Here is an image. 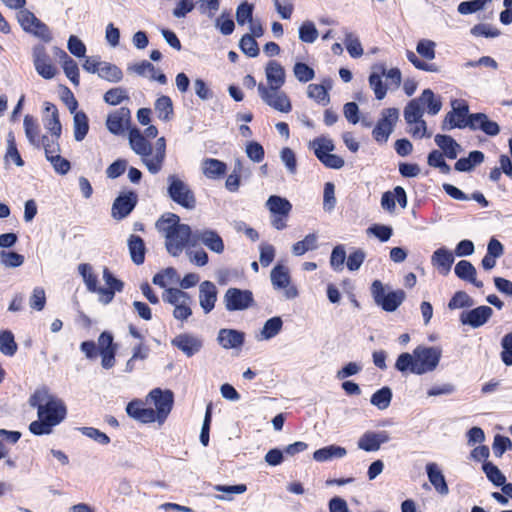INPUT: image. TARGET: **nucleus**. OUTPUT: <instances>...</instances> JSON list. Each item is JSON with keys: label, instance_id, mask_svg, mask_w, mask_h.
<instances>
[{"label": "nucleus", "instance_id": "obj_62", "mask_svg": "<svg viewBox=\"0 0 512 512\" xmlns=\"http://www.w3.org/2000/svg\"><path fill=\"white\" fill-rule=\"evenodd\" d=\"M58 139L59 138H54L53 136H42L41 147L44 148L47 160L60 154Z\"/></svg>", "mask_w": 512, "mask_h": 512}, {"label": "nucleus", "instance_id": "obj_64", "mask_svg": "<svg viewBox=\"0 0 512 512\" xmlns=\"http://www.w3.org/2000/svg\"><path fill=\"white\" fill-rule=\"evenodd\" d=\"M45 304H46L45 290L42 287H35L32 291L30 298H29L30 307L36 311H41L44 309Z\"/></svg>", "mask_w": 512, "mask_h": 512}, {"label": "nucleus", "instance_id": "obj_37", "mask_svg": "<svg viewBox=\"0 0 512 512\" xmlns=\"http://www.w3.org/2000/svg\"><path fill=\"white\" fill-rule=\"evenodd\" d=\"M266 207L272 215L287 217L292 210V204L283 197L272 195L266 201Z\"/></svg>", "mask_w": 512, "mask_h": 512}, {"label": "nucleus", "instance_id": "obj_22", "mask_svg": "<svg viewBox=\"0 0 512 512\" xmlns=\"http://www.w3.org/2000/svg\"><path fill=\"white\" fill-rule=\"evenodd\" d=\"M217 288L211 281H203L199 286V304L205 314L210 313L217 301Z\"/></svg>", "mask_w": 512, "mask_h": 512}, {"label": "nucleus", "instance_id": "obj_3", "mask_svg": "<svg viewBox=\"0 0 512 512\" xmlns=\"http://www.w3.org/2000/svg\"><path fill=\"white\" fill-rule=\"evenodd\" d=\"M156 228L165 237L167 251L172 256L180 255L187 244L192 246L193 232L189 225L180 223L178 215H163L156 222Z\"/></svg>", "mask_w": 512, "mask_h": 512}, {"label": "nucleus", "instance_id": "obj_29", "mask_svg": "<svg viewBox=\"0 0 512 512\" xmlns=\"http://www.w3.org/2000/svg\"><path fill=\"white\" fill-rule=\"evenodd\" d=\"M127 414L143 423H151L157 420L156 412L152 408H145L140 401H132L126 407Z\"/></svg>", "mask_w": 512, "mask_h": 512}, {"label": "nucleus", "instance_id": "obj_4", "mask_svg": "<svg viewBox=\"0 0 512 512\" xmlns=\"http://www.w3.org/2000/svg\"><path fill=\"white\" fill-rule=\"evenodd\" d=\"M371 293L375 303L386 312H394L406 298L403 290L386 291V288L379 280H375L372 283Z\"/></svg>", "mask_w": 512, "mask_h": 512}, {"label": "nucleus", "instance_id": "obj_56", "mask_svg": "<svg viewBox=\"0 0 512 512\" xmlns=\"http://www.w3.org/2000/svg\"><path fill=\"white\" fill-rule=\"evenodd\" d=\"M318 37V30L311 21H305L299 27V39L305 43H313Z\"/></svg>", "mask_w": 512, "mask_h": 512}, {"label": "nucleus", "instance_id": "obj_19", "mask_svg": "<svg viewBox=\"0 0 512 512\" xmlns=\"http://www.w3.org/2000/svg\"><path fill=\"white\" fill-rule=\"evenodd\" d=\"M468 127L471 130H481L489 136H496L500 132L499 125L488 118L484 113H474L468 116Z\"/></svg>", "mask_w": 512, "mask_h": 512}, {"label": "nucleus", "instance_id": "obj_49", "mask_svg": "<svg viewBox=\"0 0 512 512\" xmlns=\"http://www.w3.org/2000/svg\"><path fill=\"white\" fill-rule=\"evenodd\" d=\"M483 160L484 154L481 151H472L467 158H460L456 162L455 169L461 172L469 171L475 165L482 163Z\"/></svg>", "mask_w": 512, "mask_h": 512}, {"label": "nucleus", "instance_id": "obj_35", "mask_svg": "<svg viewBox=\"0 0 512 512\" xmlns=\"http://www.w3.org/2000/svg\"><path fill=\"white\" fill-rule=\"evenodd\" d=\"M23 127L28 142L36 147H41L42 136H40V128L37 120L31 115H25L23 119Z\"/></svg>", "mask_w": 512, "mask_h": 512}, {"label": "nucleus", "instance_id": "obj_39", "mask_svg": "<svg viewBox=\"0 0 512 512\" xmlns=\"http://www.w3.org/2000/svg\"><path fill=\"white\" fill-rule=\"evenodd\" d=\"M346 454L347 451L344 447L330 445L316 450L313 454V459L317 462H325L333 458H343Z\"/></svg>", "mask_w": 512, "mask_h": 512}, {"label": "nucleus", "instance_id": "obj_10", "mask_svg": "<svg viewBox=\"0 0 512 512\" xmlns=\"http://www.w3.org/2000/svg\"><path fill=\"white\" fill-rule=\"evenodd\" d=\"M451 106L452 110L446 114L442 129L451 130L468 127L469 106L466 101L455 99L451 101Z\"/></svg>", "mask_w": 512, "mask_h": 512}, {"label": "nucleus", "instance_id": "obj_58", "mask_svg": "<svg viewBox=\"0 0 512 512\" xmlns=\"http://www.w3.org/2000/svg\"><path fill=\"white\" fill-rule=\"evenodd\" d=\"M483 470L487 478L496 486H501L506 482V477L504 474L499 470L497 466L491 462L485 463L483 465Z\"/></svg>", "mask_w": 512, "mask_h": 512}, {"label": "nucleus", "instance_id": "obj_42", "mask_svg": "<svg viewBox=\"0 0 512 512\" xmlns=\"http://www.w3.org/2000/svg\"><path fill=\"white\" fill-rule=\"evenodd\" d=\"M62 60V67L67 78L74 84H79V68L77 63L61 49H58Z\"/></svg>", "mask_w": 512, "mask_h": 512}, {"label": "nucleus", "instance_id": "obj_12", "mask_svg": "<svg viewBox=\"0 0 512 512\" xmlns=\"http://www.w3.org/2000/svg\"><path fill=\"white\" fill-rule=\"evenodd\" d=\"M198 243L206 246L210 251L221 254L224 252L225 245L221 236L212 229H200L193 231L192 246Z\"/></svg>", "mask_w": 512, "mask_h": 512}, {"label": "nucleus", "instance_id": "obj_1", "mask_svg": "<svg viewBox=\"0 0 512 512\" xmlns=\"http://www.w3.org/2000/svg\"><path fill=\"white\" fill-rule=\"evenodd\" d=\"M30 406L37 408L38 420L29 425L35 435H46L63 421L66 408L61 400L51 395L46 388L37 389L29 398Z\"/></svg>", "mask_w": 512, "mask_h": 512}, {"label": "nucleus", "instance_id": "obj_46", "mask_svg": "<svg viewBox=\"0 0 512 512\" xmlns=\"http://www.w3.org/2000/svg\"><path fill=\"white\" fill-rule=\"evenodd\" d=\"M98 76L106 81L117 83L123 78V73L119 67L108 62H102Z\"/></svg>", "mask_w": 512, "mask_h": 512}, {"label": "nucleus", "instance_id": "obj_15", "mask_svg": "<svg viewBox=\"0 0 512 512\" xmlns=\"http://www.w3.org/2000/svg\"><path fill=\"white\" fill-rule=\"evenodd\" d=\"M171 343L187 357H192L197 354L203 346L202 339L190 333H182L177 335L175 338H173Z\"/></svg>", "mask_w": 512, "mask_h": 512}, {"label": "nucleus", "instance_id": "obj_20", "mask_svg": "<svg viewBox=\"0 0 512 512\" xmlns=\"http://www.w3.org/2000/svg\"><path fill=\"white\" fill-rule=\"evenodd\" d=\"M130 119V110L128 108L121 107L108 115L106 127L112 134L118 135L124 132L130 122Z\"/></svg>", "mask_w": 512, "mask_h": 512}, {"label": "nucleus", "instance_id": "obj_53", "mask_svg": "<svg viewBox=\"0 0 512 512\" xmlns=\"http://www.w3.org/2000/svg\"><path fill=\"white\" fill-rule=\"evenodd\" d=\"M179 282V276L174 268H167L153 277V283L162 288Z\"/></svg>", "mask_w": 512, "mask_h": 512}, {"label": "nucleus", "instance_id": "obj_63", "mask_svg": "<svg viewBox=\"0 0 512 512\" xmlns=\"http://www.w3.org/2000/svg\"><path fill=\"white\" fill-rule=\"evenodd\" d=\"M492 2V0H472L464 1L458 5V12L462 15L471 14L482 10L486 4Z\"/></svg>", "mask_w": 512, "mask_h": 512}, {"label": "nucleus", "instance_id": "obj_60", "mask_svg": "<svg viewBox=\"0 0 512 512\" xmlns=\"http://www.w3.org/2000/svg\"><path fill=\"white\" fill-rule=\"evenodd\" d=\"M0 263L8 268H16L24 263V257L16 252L1 251Z\"/></svg>", "mask_w": 512, "mask_h": 512}, {"label": "nucleus", "instance_id": "obj_34", "mask_svg": "<svg viewBox=\"0 0 512 512\" xmlns=\"http://www.w3.org/2000/svg\"><path fill=\"white\" fill-rule=\"evenodd\" d=\"M455 274L462 280L470 282L477 288L483 287V282L477 280L475 267L466 260L459 261L455 266Z\"/></svg>", "mask_w": 512, "mask_h": 512}, {"label": "nucleus", "instance_id": "obj_16", "mask_svg": "<svg viewBox=\"0 0 512 512\" xmlns=\"http://www.w3.org/2000/svg\"><path fill=\"white\" fill-rule=\"evenodd\" d=\"M492 314V308L483 305L472 310L462 312L460 315V321L463 325H469L472 328H478L487 323Z\"/></svg>", "mask_w": 512, "mask_h": 512}, {"label": "nucleus", "instance_id": "obj_30", "mask_svg": "<svg viewBox=\"0 0 512 512\" xmlns=\"http://www.w3.org/2000/svg\"><path fill=\"white\" fill-rule=\"evenodd\" d=\"M454 254L445 247L435 250L431 257V263L434 267L440 269L443 274H448L454 262Z\"/></svg>", "mask_w": 512, "mask_h": 512}, {"label": "nucleus", "instance_id": "obj_51", "mask_svg": "<svg viewBox=\"0 0 512 512\" xmlns=\"http://www.w3.org/2000/svg\"><path fill=\"white\" fill-rule=\"evenodd\" d=\"M310 145L319 160L320 156H326L330 154L335 148L333 141L330 138L324 136L314 139Z\"/></svg>", "mask_w": 512, "mask_h": 512}, {"label": "nucleus", "instance_id": "obj_2", "mask_svg": "<svg viewBox=\"0 0 512 512\" xmlns=\"http://www.w3.org/2000/svg\"><path fill=\"white\" fill-rule=\"evenodd\" d=\"M441 357V347L419 345L411 354L401 353L396 360L395 368L401 373L423 375L436 370Z\"/></svg>", "mask_w": 512, "mask_h": 512}, {"label": "nucleus", "instance_id": "obj_40", "mask_svg": "<svg viewBox=\"0 0 512 512\" xmlns=\"http://www.w3.org/2000/svg\"><path fill=\"white\" fill-rule=\"evenodd\" d=\"M162 297L165 302L173 305L174 308L192 303V299L188 293L177 288L166 289Z\"/></svg>", "mask_w": 512, "mask_h": 512}, {"label": "nucleus", "instance_id": "obj_33", "mask_svg": "<svg viewBox=\"0 0 512 512\" xmlns=\"http://www.w3.org/2000/svg\"><path fill=\"white\" fill-rule=\"evenodd\" d=\"M201 170L206 178L214 180L221 178L226 173L227 166L218 159L206 158L201 163Z\"/></svg>", "mask_w": 512, "mask_h": 512}, {"label": "nucleus", "instance_id": "obj_45", "mask_svg": "<svg viewBox=\"0 0 512 512\" xmlns=\"http://www.w3.org/2000/svg\"><path fill=\"white\" fill-rule=\"evenodd\" d=\"M344 44L352 58H359L364 54L362 44L353 32L344 30Z\"/></svg>", "mask_w": 512, "mask_h": 512}, {"label": "nucleus", "instance_id": "obj_47", "mask_svg": "<svg viewBox=\"0 0 512 512\" xmlns=\"http://www.w3.org/2000/svg\"><path fill=\"white\" fill-rule=\"evenodd\" d=\"M424 110L416 99H412L404 109V119L411 126L414 122L423 119Z\"/></svg>", "mask_w": 512, "mask_h": 512}, {"label": "nucleus", "instance_id": "obj_61", "mask_svg": "<svg viewBox=\"0 0 512 512\" xmlns=\"http://www.w3.org/2000/svg\"><path fill=\"white\" fill-rule=\"evenodd\" d=\"M30 29L31 31H26V33L32 34L44 42H50L52 40L49 27L41 20L37 19V21L31 25Z\"/></svg>", "mask_w": 512, "mask_h": 512}, {"label": "nucleus", "instance_id": "obj_38", "mask_svg": "<svg viewBox=\"0 0 512 512\" xmlns=\"http://www.w3.org/2000/svg\"><path fill=\"white\" fill-rule=\"evenodd\" d=\"M213 489L222 494L215 495L214 498L219 501H233L234 495H240L247 491L245 484L237 485H214Z\"/></svg>", "mask_w": 512, "mask_h": 512}, {"label": "nucleus", "instance_id": "obj_11", "mask_svg": "<svg viewBox=\"0 0 512 512\" xmlns=\"http://www.w3.org/2000/svg\"><path fill=\"white\" fill-rule=\"evenodd\" d=\"M32 61L38 75L46 80L54 78L57 74V68L42 44H36L32 47Z\"/></svg>", "mask_w": 512, "mask_h": 512}, {"label": "nucleus", "instance_id": "obj_41", "mask_svg": "<svg viewBox=\"0 0 512 512\" xmlns=\"http://www.w3.org/2000/svg\"><path fill=\"white\" fill-rule=\"evenodd\" d=\"M128 248L132 261L136 265H140L145 259V245L141 237L131 235L128 239Z\"/></svg>", "mask_w": 512, "mask_h": 512}, {"label": "nucleus", "instance_id": "obj_23", "mask_svg": "<svg viewBox=\"0 0 512 512\" xmlns=\"http://www.w3.org/2000/svg\"><path fill=\"white\" fill-rule=\"evenodd\" d=\"M266 87L281 88L286 81V71L276 60H270L265 66Z\"/></svg>", "mask_w": 512, "mask_h": 512}, {"label": "nucleus", "instance_id": "obj_32", "mask_svg": "<svg viewBox=\"0 0 512 512\" xmlns=\"http://www.w3.org/2000/svg\"><path fill=\"white\" fill-rule=\"evenodd\" d=\"M283 320L279 316L272 317L265 321L262 329L255 335L258 341H268L276 337L282 330Z\"/></svg>", "mask_w": 512, "mask_h": 512}, {"label": "nucleus", "instance_id": "obj_25", "mask_svg": "<svg viewBox=\"0 0 512 512\" xmlns=\"http://www.w3.org/2000/svg\"><path fill=\"white\" fill-rule=\"evenodd\" d=\"M245 339V334L235 329H220L217 336L219 345L224 349L240 348Z\"/></svg>", "mask_w": 512, "mask_h": 512}, {"label": "nucleus", "instance_id": "obj_48", "mask_svg": "<svg viewBox=\"0 0 512 512\" xmlns=\"http://www.w3.org/2000/svg\"><path fill=\"white\" fill-rule=\"evenodd\" d=\"M391 400L392 390L389 387H382L371 396L370 402L379 410H385L390 406Z\"/></svg>", "mask_w": 512, "mask_h": 512}, {"label": "nucleus", "instance_id": "obj_7", "mask_svg": "<svg viewBox=\"0 0 512 512\" xmlns=\"http://www.w3.org/2000/svg\"><path fill=\"white\" fill-rule=\"evenodd\" d=\"M257 91L261 100L269 107L281 113H289L292 110V104L281 88L266 87L265 84L259 83Z\"/></svg>", "mask_w": 512, "mask_h": 512}, {"label": "nucleus", "instance_id": "obj_57", "mask_svg": "<svg viewBox=\"0 0 512 512\" xmlns=\"http://www.w3.org/2000/svg\"><path fill=\"white\" fill-rule=\"evenodd\" d=\"M241 51L249 57H256L259 54V47L255 38L250 34H245L239 42Z\"/></svg>", "mask_w": 512, "mask_h": 512}, {"label": "nucleus", "instance_id": "obj_8", "mask_svg": "<svg viewBox=\"0 0 512 512\" xmlns=\"http://www.w3.org/2000/svg\"><path fill=\"white\" fill-rule=\"evenodd\" d=\"M398 120L399 110L397 108L383 109L381 111V117L372 131L374 140L380 144L386 143L394 131Z\"/></svg>", "mask_w": 512, "mask_h": 512}, {"label": "nucleus", "instance_id": "obj_55", "mask_svg": "<svg viewBox=\"0 0 512 512\" xmlns=\"http://www.w3.org/2000/svg\"><path fill=\"white\" fill-rule=\"evenodd\" d=\"M369 85L373 90L376 99L382 100L385 98L387 93V88L383 84L382 74L377 72H372L369 76Z\"/></svg>", "mask_w": 512, "mask_h": 512}, {"label": "nucleus", "instance_id": "obj_31", "mask_svg": "<svg viewBox=\"0 0 512 512\" xmlns=\"http://www.w3.org/2000/svg\"><path fill=\"white\" fill-rule=\"evenodd\" d=\"M415 99L429 115L438 114L442 108V101L440 97L436 96L431 89L423 90L421 95Z\"/></svg>", "mask_w": 512, "mask_h": 512}, {"label": "nucleus", "instance_id": "obj_44", "mask_svg": "<svg viewBox=\"0 0 512 512\" xmlns=\"http://www.w3.org/2000/svg\"><path fill=\"white\" fill-rule=\"evenodd\" d=\"M155 112L160 120L169 121L173 115V104L168 96H160L154 104Z\"/></svg>", "mask_w": 512, "mask_h": 512}, {"label": "nucleus", "instance_id": "obj_24", "mask_svg": "<svg viewBox=\"0 0 512 512\" xmlns=\"http://www.w3.org/2000/svg\"><path fill=\"white\" fill-rule=\"evenodd\" d=\"M166 157V141L164 137L158 138L155 150H152L151 159L145 161V167L151 174H157L162 170Z\"/></svg>", "mask_w": 512, "mask_h": 512}, {"label": "nucleus", "instance_id": "obj_52", "mask_svg": "<svg viewBox=\"0 0 512 512\" xmlns=\"http://www.w3.org/2000/svg\"><path fill=\"white\" fill-rule=\"evenodd\" d=\"M17 351V344L11 331L0 332V352L6 356H13Z\"/></svg>", "mask_w": 512, "mask_h": 512}, {"label": "nucleus", "instance_id": "obj_59", "mask_svg": "<svg viewBox=\"0 0 512 512\" xmlns=\"http://www.w3.org/2000/svg\"><path fill=\"white\" fill-rule=\"evenodd\" d=\"M473 305V300L471 297L464 291H457L453 297L450 299L448 303V308L450 310L460 309L464 307H471Z\"/></svg>", "mask_w": 512, "mask_h": 512}, {"label": "nucleus", "instance_id": "obj_43", "mask_svg": "<svg viewBox=\"0 0 512 512\" xmlns=\"http://www.w3.org/2000/svg\"><path fill=\"white\" fill-rule=\"evenodd\" d=\"M318 248V235L317 233H310L304 239L296 242L292 246V253L295 256H302L308 251H313Z\"/></svg>", "mask_w": 512, "mask_h": 512}, {"label": "nucleus", "instance_id": "obj_13", "mask_svg": "<svg viewBox=\"0 0 512 512\" xmlns=\"http://www.w3.org/2000/svg\"><path fill=\"white\" fill-rule=\"evenodd\" d=\"M148 398L151 399L156 407V418L159 423H163L170 413L173 405V393L169 390L162 391L159 388L153 389Z\"/></svg>", "mask_w": 512, "mask_h": 512}, {"label": "nucleus", "instance_id": "obj_36", "mask_svg": "<svg viewBox=\"0 0 512 512\" xmlns=\"http://www.w3.org/2000/svg\"><path fill=\"white\" fill-rule=\"evenodd\" d=\"M436 145L443 151V155L449 159H455L461 149L460 145L448 135L437 134L434 138Z\"/></svg>", "mask_w": 512, "mask_h": 512}, {"label": "nucleus", "instance_id": "obj_21", "mask_svg": "<svg viewBox=\"0 0 512 512\" xmlns=\"http://www.w3.org/2000/svg\"><path fill=\"white\" fill-rule=\"evenodd\" d=\"M137 202V196L134 192H129L118 196L112 206V216L115 219H123L134 209Z\"/></svg>", "mask_w": 512, "mask_h": 512}, {"label": "nucleus", "instance_id": "obj_14", "mask_svg": "<svg viewBox=\"0 0 512 512\" xmlns=\"http://www.w3.org/2000/svg\"><path fill=\"white\" fill-rule=\"evenodd\" d=\"M103 280L107 287H100L98 290V301L104 305L109 304L114 299L116 292L123 290L124 284L121 280L115 278L108 268L103 269Z\"/></svg>", "mask_w": 512, "mask_h": 512}, {"label": "nucleus", "instance_id": "obj_26", "mask_svg": "<svg viewBox=\"0 0 512 512\" xmlns=\"http://www.w3.org/2000/svg\"><path fill=\"white\" fill-rule=\"evenodd\" d=\"M44 126L51 133L54 138H59L62 131V126L59 120V114L56 106L50 102L44 103Z\"/></svg>", "mask_w": 512, "mask_h": 512}, {"label": "nucleus", "instance_id": "obj_6", "mask_svg": "<svg viewBox=\"0 0 512 512\" xmlns=\"http://www.w3.org/2000/svg\"><path fill=\"white\" fill-rule=\"evenodd\" d=\"M167 181L170 198L186 209H194L196 199L188 184L174 174L169 175Z\"/></svg>", "mask_w": 512, "mask_h": 512}, {"label": "nucleus", "instance_id": "obj_50", "mask_svg": "<svg viewBox=\"0 0 512 512\" xmlns=\"http://www.w3.org/2000/svg\"><path fill=\"white\" fill-rule=\"evenodd\" d=\"M78 271L82 276L88 291L98 295L100 287L97 286V276L93 273L92 267L89 264L83 263L78 266Z\"/></svg>", "mask_w": 512, "mask_h": 512}, {"label": "nucleus", "instance_id": "obj_18", "mask_svg": "<svg viewBox=\"0 0 512 512\" xmlns=\"http://www.w3.org/2000/svg\"><path fill=\"white\" fill-rule=\"evenodd\" d=\"M128 138L131 149L141 157V161L145 165V161L152 157L151 143L137 128L130 129Z\"/></svg>", "mask_w": 512, "mask_h": 512}, {"label": "nucleus", "instance_id": "obj_28", "mask_svg": "<svg viewBox=\"0 0 512 512\" xmlns=\"http://www.w3.org/2000/svg\"><path fill=\"white\" fill-rule=\"evenodd\" d=\"M426 473L429 479V482L433 485L434 489L440 495H447L449 493V488L446 483L445 477L440 470L439 466L430 462L426 465Z\"/></svg>", "mask_w": 512, "mask_h": 512}, {"label": "nucleus", "instance_id": "obj_54", "mask_svg": "<svg viewBox=\"0 0 512 512\" xmlns=\"http://www.w3.org/2000/svg\"><path fill=\"white\" fill-rule=\"evenodd\" d=\"M346 260V251L343 245H337L333 248L330 256V265L336 272H341L344 269Z\"/></svg>", "mask_w": 512, "mask_h": 512}, {"label": "nucleus", "instance_id": "obj_5", "mask_svg": "<svg viewBox=\"0 0 512 512\" xmlns=\"http://www.w3.org/2000/svg\"><path fill=\"white\" fill-rule=\"evenodd\" d=\"M270 280L274 290L281 292L285 300H293L299 296L297 287L292 283L289 269L281 264L270 272Z\"/></svg>", "mask_w": 512, "mask_h": 512}, {"label": "nucleus", "instance_id": "obj_9", "mask_svg": "<svg viewBox=\"0 0 512 512\" xmlns=\"http://www.w3.org/2000/svg\"><path fill=\"white\" fill-rule=\"evenodd\" d=\"M223 303L229 312L247 310L254 305L253 293L250 290L229 288L223 296Z\"/></svg>", "mask_w": 512, "mask_h": 512}, {"label": "nucleus", "instance_id": "obj_17", "mask_svg": "<svg viewBox=\"0 0 512 512\" xmlns=\"http://www.w3.org/2000/svg\"><path fill=\"white\" fill-rule=\"evenodd\" d=\"M390 441L387 431H366L358 440V448L366 452L378 451L382 444Z\"/></svg>", "mask_w": 512, "mask_h": 512}, {"label": "nucleus", "instance_id": "obj_27", "mask_svg": "<svg viewBox=\"0 0 512 512\" xmlns=\"http://www.w3.org/2000/svg\"><path fill=\"white\" fill-rule=\"evenodd\" d=\"M77 108V102L74 100L73 105L70 106V111L74 113L73 117V133H74V139L78 142L82 141L88 131H89V124H88V117L83 111H76Z\"/></svg>", "mask_w": 512, "mask_h": 512}]
</instances>
